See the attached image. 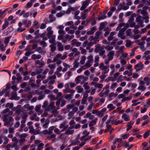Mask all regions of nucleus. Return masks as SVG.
<instances>
[{
    "mask_svg": "<svg viewBox=\"0 0 150 150\" xmlns=\"http://www.w3.org/2000/svg\"><path fill=\"white\" fill-rule=\"evenodd\" d=\"M12 111L9 112L8 113L5 114L3 117V121L4 122V126H7L10 124L11 122H12L10 126H12L13 125V122L14 121V119L12 117H9L8 119V117L9 116L10 114L12 115Z\"/></svg>",
    "mask_w": 150,
    "mask_h": 150,
    "instance_id": "1",
    "label": "nucleus"
},
{
    "mask_svg": "<svg viewBox=\"0 0 150 150\" xmlns=\"http://www.w3.org/2000/svg\"><path fill=\"white\" fill-rule=\"evenodd\" d=\"M69 35L68 34H66L65 36H64V35H61L58 36V39L61 40L63 42L65 43L69 39Z\"/></svg>",
    "mask_w": 150,
    "mask_h": 150,
    "instance_id": "2",
    "label": "nucleus"
},
{
    "mask_svg": "<svg viewBox=\"0 0 150 150\" xmlns=\"http://www.w3.org/2000/svg\"><path fill=\"white\" fill-rule=\"evenodd\" d=\"M91 2L90 0H86L82 2V6L80 8V10L83 11L86 8Z\"/></svg>",
    "mask_w": 150,
    "mask_h": 150,
    "instance_id": "3",
    "label": "nucleus"
},
{
    "mask_svg": "<svg viewBox=\"0 0 150 150\" xmlns=\"http://www.w3.org/2000/svg\"><path fill=\"white\" fill-rule=\"evenodd\" d=\"M134 69L137 72L139 71L144 68V65L142 62H140L134 66Z\"/></svg>",
    "mask_w": 150,
    "mask_h": 150,
    "instance_id": "4",
    "label": "nucleus"
},
{
    "mask_svg": "<svg viewBox=\"0 0 150 150\" xmlns=\"http://www.w3.org/2000/svg\"><path fill=\"white\" fill-rule=\"evenodd\" d=\"M93 45V42H88L87 40H86L84 42L83 45V47H86V49L88 50L90 49L92 46Z\"/></svg>",
    "mask_w": 150,
    "mask_h": 150,
    "instance_id": "5",
    "label": "nucleus"
},
{
    "mask_svg": "<svg viewBox=\"0 0 150 150\" xmlns=\"http://www.w3.org/2000/svg\"><path fill=\"white\" fill-rule=\"evenodd\" d=\"M106 110L107 109L105 108H103L100 111L98 110L97 116L99 117H102L105 113H106Z\"/></svg>",
    "mask_w": 150,
    "mask_h": 150,
    "instance_id": "6",
    "label": "nucleus"
},
{
    "mask_svg": "<svg viewBox=\"0 0 150 150\" xmlns=\"http://www.w3.org/2000/svg\"><path fill=\"white\" fill-rule=\"evenodd\" d=\"M55 106L54 105V103H50L49 105L47 107L45 110V111H50V110H52L55 108Z\"/></svg>",
    "mask_w": 150,
    "mask_h": 150,
    "instance_id": "7",
    "label": "nucleus"
},
{
    "mask_svg": "<svg viewBox=\"0 0 150 150\" xmlns=\"http://www.w3.org/2000/svg\"><path fill=\"white\" fill-rule=\"evenodd\" d=\"M22 15L24 18H27L29 17V12H25V10H23L21 11L19 14L20 16Z\"/></svg>",
    "mask_w": 150,
    "mask_h": 150,
    "instance_id": "8",
    "label": "nucleus"
},
{
    "mask_svg": "<svg viewBox=\"0 0 150 150\" xmlns=\"http://www.w3.org/2000/svg\"><path fill=\"white\" fill-rule=\"evenodd\" d=\"M69 126L66 125L64 123L61 124L59 126L60 129H62L61 130V132H63L65 131L68 128Z\"/></svg>",
    "mask_w": 150,
    "mask_h": 150,
    "instance_id": "9",
    "label": "nucleus"
},
{
    "mask_svg": "<svg viewBox=\"0 0 150 150\" xmlns=\"http://www.w3.org/2000/svg\"><path fill=\"white\" fill-rule=\"evenodd\" d=\"M96 30V27H93L90 30L87 32L86 34L88 35H93L94 34Z\"/></svg>",
    "mask_w": 150,
    "mask_h": 150,
    "instance_id": "10",
    "label": "nucleus"
},
{
    "mask_svg": "<svg viewBox=\"0 0 150 150\" xmlns=\"http://www.w3.org/2000/svg\"><path fill=\"white\" fill-rule=\"evenodd\" d=\"M35 80L33 77H31L29 81V84L32 87H35L36 84L35 83Z\"/></svg>",
    "mask_w": 150,
    "mask_h": 150,
    "instance_id": "11",
    "label": "nucleus"
},
{
    "mask_svg": "<svg viewBox=\"0 0 150 150\" xmlns=\"http://www.w3.org/2000/svg\"><path fill=\"white\" fill-rule=\"evenodd\" d=\"M122 118L126 122L129 121L130 118L129 116L127 115L126 113H123L122 116Z\"/></svg>",
    "mask_w": 150,
    "mask_h": 150,
    "instance_id": "12",
    "label": "nucleus"
},
{
    "mask_svg": "<svg viewBox=\"0 0 150 150\" xmlns=\"http://www.w3.org/2000/svg\"><path fill=\"white\" fill-rule=\"evenodd\" d=\"M57 47L58 50L60 51H62L64 50V46L62 45V43L60 42H57Z\"/></svg>",
    "mask_w": 150,
    "mask_h": 150,
    "instance_id": "13",
    "label": "nucleus"
},
{
    "mask_svg": "<svg viewBox=\"0 0 150 150\" xmlns=\"http://www.w3.org/2000/svg\"><path fill=\"white\" fill-rule=\"evenodd\" d=\"M43 21L45 22V24L42 23L40 26V28L42 29H45L46 27V24L48 23L47 18H45Z\"/></svg>",
    "mask_w": 150,
    "mask_h": 150,
    "instance_id": "14",
    "label": "nucleus"
},
{
    "mask_svg": "<svg viewBox=\"0 0 150 150\" xmlns=\"http://www.w3.org/2000/svg\"><path fill=\"white\" fill-rule=\"evenodd\" d=\"M114 51H111L108 54V56L109 60H112L113 58V56L114 55Z\"/></svg>",
    "mask_w": 150,
    "mask_h": 150,
    "instance_id": "15",
    "label": "nucleus"
},
{
    "mask_svg": "<svg viewBox=\"0 0 150 150\" xmlns=\"http://www.w3.org/2000/svg\"><path fill=\"white\" fill-rule=\"evenodd\" d=\"M98 120V118H95L92 120L89 124V127H92L95 125Z\"/></svg>",
    "mask_w": 150,
    "mask_h": 150,
    "instance_id": "16",
    "label": "nucleus"
},
{
    "mask_svg": "<svg viewBox=\"0 0 150 150\" xmlns=\"http://www.w3.org/2000/svg\"><path fill=\"white\" fill-rule=\"evenodd\" d=\"M98 48L99 49L98 51L99 55L100 56H103L105 53V51L103 50V48L100 47H98Z\"/></svg>",
    "mask_w": 150,
    "mask_h": 150,
    "instance_id": "17",
    "label": "nucleus"
},
{
    "mask_svg": "<svg viewBox=\"0 0 150 150\" xmlns=\"http://www.w3.org/2000/svg\"><path fill=\"white\" fill-rule=\"evenodd\" d=\"M50 20L48 22V23H52L53 22L56 20V18L53 16L52 14H50L49 16Z\"/></svg>",
    "mask_w": 150,
    "mask_h": 150,
    "instance_id": "18",
    "label": "nucleus"
},
{
    "mask_svg": "<svg viewBox=\"0 0 150 150\" xmlns=\"http://www.w3.org/2000/svg\"><path fill=\"white\" fill-rule=\"evenodd\" d=\"M66 130L65 132V134L67 135H69L72 134L74 132V130H71L70 129L68 128Z\"/></svg>",
    "mask_w": 150,
    "mask_h": 150,
    "instance_id": "19",
    "label": "nucleus"
},
{
    "mask_svg": "<svg viewBox=\"0 0 150 150\" xmlns=\"http://www.w3.org/2000/svg\"><path fill=\"white\" fill-rule=\"evenodd\" d=\"M5 23L2 26L1 30H4L6 29L9 25V22L7 21L6 19H4Z\"/></svg>",
    "mask_w": 150,
    "mask_h": 150,
    "instance_id": "20",
    "label": "nucleus"
},
{
    "mask_svg": "<svg viewBox=\"0 0 150 150\" xmlns=\"http://www.w3.org/2000/svg\"><path fill=\"white\" fill-rule=\"evenodd\" d=\"M41 57V56L40 54L36 55V54H33L31 56L32 59L35 60V59H39Z\"/></svg>",
    "mask_w": 150,
    "mask_h": 150,
    "instance_id": "21",
    "label": "nucleus"
},
{
    "mask_svg": "<svg viewBox=\"0 0 150 150\" xmlns=\"http://www.w3.org/2000/svg\"><path fill=\"white\" fill-rule=\"evenodd\" d=\"M107 108L109 109V111H110L115 109V106H114L113 104L110 103L107 105Z\"/></svg>",
    "mask_w": 150,
    "mask_h": 150,
    "instance_id": "22",
    "label": "nucleus"
},
{
    "mask_svg": "<svg viewBox=\"0 0 150 150\" xmlns=\"http://www.w3.org/2000/svg\"><path fill=\"white\" fill-rule=\"evenodd\" d=\"M102 36V33L100 31H98L96 33L95 37L97 38L100 39L101 38Z\"/></svg>",
    "mask_w": 150,
    "mask_h": 150,
    "instance_id": "23",
    "label": "nucleus"
},
{
    "mask_svg": "<svg viewBox=\"0 0 150 150\" xmlns=\"http://www.w3.org/2000/svg\"><path fill=\"white\" fill-rule=\"evenodd\" d=\"M36 0H30V1L28 2L26 6L28 8H30L32 6L33 3L36 1Z\"/></svg>",
    "mask_w": 150,
    "mask_h": 150,
    "instance_id": "24",
    "label": "nucleus"
},
{
    "mask_svg": "<svg viewBox=\"0 0 150 150\" xmlns=\"http://www.w3.org/2000/svg\"><path fill=\"white\" fill-rule=\"evenodd\" d=\"M56 35H53L51 36L50 40H49V42L50 43H55L54 42L55 41V38Z\"/></svg>",
    "mask_w": 150,
    "mask_h": 150,
    "instance_id": "25",
    "label": "nucleus"
},
{
    "mask_svg": "<svg viewBox=\"0 0 150 150\" xmlns=\"http://www.w3.org/2000/svg\"><path fill=\"white\" fill-rule=\"evenodd\" d=\"M150 133V129H149L146 132L143 134V137L144 139L146 138L149 135Z\"/></svg>",
    "mask_w": 150,
    "mask_h": 150,
    "instance_id": "26",
    "label": "nucleus"
},
{
    "mask_svg": "<svg viewBox=\"0 0 150 150\" xmlns=\"http://www.w3.org/2000/svg\"><path fill=\"white\" fill-rule=\"evenodd\" d=\"M56 43H52V44L51 45L50 47L51 48V51L53 52L55 51L56 49V47H55Z\"/></svg>",
    "mask_w": 150,
    "mask_h": 150,
    "instance_id": "27",
    "label": "nucleus"
},
{
    "mask_svg": "<svg viewBox=\"0 0 150 150\" xmlns=\"http://www.w3.org/2000/svg\"><path fill=\"white\" fill-rule=\"evenodd\" d=\"M44 144L43 143H41L37 145V149L38 150H42L43 149Z\"/></svg>",
    "mask_w": 150,
    "mask_h": 150,
    "instance_id": "28",
    "label": "nucleus"
},
{
    "mask_svg": "<svg viewBox=\"0 0 150 150\" xmlns=\"http://www.w3.org/2000/svg\"><path fill=\"white\" fill-rule=\"evenodd\" d=\"M76 90H77V92L79 93H81L83 91V89L81 88V86H77L76 88Z\"/></svg>",
    "mask_w": 150,
    "mask_h": 150,
    "instance_id": "29",
    "label": "nucleus"
},
{
    "mask_svg": "<svg viewBox=\"0 0 150 150\" xmlns=\"http://www.w3.org/2000/svg\"><path fill=\"white\" fill-rule=\"evenodd\" d=\"M76 10L74 7H71L68 8L67 11H66V13L68 14L70 13L72 11H74Z\"/></svg>",
    "mask_w": 150,
    "mask_h": 150,
    "instance_id": "30",
    "label": "nucleus"
},
{
    "mask_svg": "<svg viewBox=\"0 0 150 150\" xmlns=\"http://www.w3.org/2000/svg\"><path fill=\"white\" fill-rule=\"evenodd\" d=\"M39 43L43 47H45L47 46V44L46 42L44 41H40L39 42Z\"/></svg>",
    "mask_w": 150,
    "mask_h": 150,
    "instance_id": "31",
    "label": "nucleus"
},
{
    "mask_svg": "<svg viewBox=\"0 0 150 150\" xmlns=\"http://www.w3.org/2000/svg\"><path fill=\"white\" fill-rule=\"evenodd\" d=\"M73 95L72 94H67L65 96V98L67 99L70 100L72 98Z\"/></svg>",
    "mask_w": 150,
    "mask_h": 150,
    "instance_id": "32",
    "label": "nucleus"
},
{
    "mask_svg": "<svg viewBox=\"0 0 150 150\" xmlns=\"http://www.w3.org/2000/svg\"><path fill=\"white\" fill-rule=\"evenodd\" d=\"M65 13L64 11H63L62 12H60L57 13L56 14V16L58 17H59L62 16L63 15H64Z\"/></svg>",
    "mask_w": 150,
    "mask_h": 150,
    "instance_id": "33",
    "label": "nucleus"
},
{
    "mask_svg": "<svg viewBox=\"0 0 150 150\" xmlns=\"http://www.w3.org/2000/svg\"><path fill=\"white\" fill-rule=\"evenodd\" d=\"M121 137H122L123 139H126L128 138L129 136V134H122L121 135Z\"/></svg>",
    "mask_w": 150,
    "mask_h": 150,
    "instance_id": "34",
    "label": "nucleus"
},
{
    "mask_svg": "<svg viewBox=\"0 0 150 150\" xmlns=\"http://www.w3.org/2000/svg\"><path fill=\"white\" fill-rule=\"evenodd\" d=\"M103 86V84L101 83H96V84L95 85V88H101Z\"/></svg>",
    "mask_w": 150,
    "mask_h": 150,
    "instance_id": "35",
    "label": "nucleus"
},
{
    "mask_svg": "<svg viewBox=\"0 0 150 150\" xmlns=\"http://www.w3.org/2000/svg\"><path fill=\"white\" fill-rule=\"evenodd\" d=\"M54 126H51L48 129V134H51L52 133V131L54 129Z\"/></svg>",
    "mask_w": 150,
    "mask_h": 150,
    "instance_id": "36",
    "label": "nucleus"
},
{
    "mask_svg": "<svg viewBox=\"0 0 150 150\" xmlns=\"http://www.w3.org/2000/svg\"><path fill=\"white\" fill-rule=\"evenodd\" d=\"M96 18H93L91 19V24L92 25H94L96 23Z\"/></svg>",
    "mask_w": 150,
    "mask_h": 150,
    "instance_id": "37",
    "label": "nucleus"
},
{
    "mask_svg": "<svg viewBox=\"0 0 150 150\" xmlns=\"http://www.w3.org/2000/svg\"><path fill=\"white\" fill-rule=\"evenodd\" d=\"M81 78V76H78L75 79V80L76 83H79L80 82V79Z\"/></svg>",
    "mask_w": 150,
    "mask_h": 150,
    "instance_id": "38",
    "label": "nucleus"
},
{
    "mask_svg": "<svg viewBox=\"0 0 150 150\" xmlns=\"http://www.w3.org/2000/svg\"><path fill=\"white\" fill-rule=\"evenodd\" d=\"M3 139L5 140V141L4 142V144H6L8 143L9 140L6 137L3 136Z\"/></svg>",
    "mask_w": 150,
    "mask_h": 150,
    "instance_id": "39",
    "label": "nucleus"
},
{
    "mask_svg": "<svg viewBox=\"0 0 150 150\" xmlns=\"http://www.w3.org/2000/svg\"><path fill=\"white\" fill-rule=\"evenodd\" d=\"M81 17L82 20H84L86 19L87 18V14L86 13H81Z\"/></svg>",
    "mask_w": 150,
    "mask_h": 150,
    "instance_id": "40",
    "label": "nucleus"
},
{
    "mask_svg": "<svg viewBox=\"0 0 150 150\" xmlns=\"http://www.w3.org/2000/svg\"><path fill=\"white\" fill-rule=\"evenodd\" d=\"M48 67L51 69H54L56 67V64L55 63L54 64H50L48 65Z\"/></svg>",
    "mask_w": 150,
    "mask_h": 150,
    "instance_id": "41",
    "label": "nucleus"
},
{
    "mask_svg": "<svg viewBox=\"0 0 150 150\" xmlns=\"http://www.w3.org/2000/svg\"><path fill=\"white\" fill-rule=\"evenodd\" d=\"M13 106V104L12 103H6L5 107L6 108H12Z\"/></svg>",
    "mask_w": 150,
    "mask_h": 150,
    "instance_id": "42",
    "label": "nucleus"
},
{
    "mask_svg": "<svg viewBox=\"0 0 150 150\" xmlns=\"http://www.w3.org/2000/svg\"><path fill=\"white\" fill-rule=\"evenodd\" d=\"M56 137V135L55 134H51L50 136H48L47 138L49 140H51L52 139L55 138Z\"/></svg>",
    "mask_w": 150,
    "mask_h": 150,
    "instance_id": "43",
    "label": "nucleus"
},
{
    "mask_svg": "<svg viewBox=\"0 0 150 150\" xmlns=\"http://www.w3.org/2000/svg\"><path fill=\"white\" fill-rule=\"evenodd\" d=\"M88 61L89 62H92L93 61V57L92 56L90 55L88 57Z\"/></svg>",
    "mask_w": 150,
    "mask_h": 150,
    "instance_id": "44",
    "label": "nucleus"
},
{
    "mask_svg": "<svg viewBox=\"0 0 150 150\" xmlns=\"http://www.w3.org/2000/svg\"><path fill=\"white\" fill-rule=\"evenodd\" d=\"M91 7H92V6H91L88 7V8L87 9L85 8L84 10H83V13H88L89 12L91 11Z\"/></svg>",
    "mask_w": 150,
    "mask_h": 150,
    "instance_id": "45",
    "label": "nucleus"
},
{
    "mask_svg": "<svg viewBox=\"0 0 150 150\" xmlns=\"http://www.w3.org/2000/svg\"><path fill=\"white\" fill-rule=\"evenodd\" d=\"M122 140V138H116L113 142L114 144H115L117 142H121Z\"/></svg>",
    "mask_w": 150,
    "mask_h": 150,
    "instance_id": "46",
    "label": "nucleus"
},
{
    "mask_svg": "<svg viewBox=\"0 0 150 150\" xmlns=\"http://www.w3.org/2000/svg\"><path fill=\"white\" fill-rule=\"evenodd\" d=\"M74 114V113L73 112V111H71L69 112L68 113V116L69 117H68V119H70L73 116Z\"/></svg>",
    "mask_w": 150,
    "mask_h": 150,
    "instance_id": "47",
    "label": "nucleus"
},
{
    "mask_svg": "<svg viewBox=\"0 0 150 150\" xmlns=\"http://www.w3.org/2000/svg\"><path fill=\"white\" fill-rule=\"evenodd\" d=\"M53 32V31H48L47 34L48 38H50L51 36L52 35Z\"/></svg>",
    "mask_w": 150,
    "mask_h": 150,
    "instance_id": "48",
    "label": "nucleus"
},
{
    "mask_svg": "<svg viewBox=\"0 0 150 150\" xmlns=\"http://www.w3.org/2000/svg\"><path fill=\"white\" fill-rule=\"evenodd\" d=\"M138 90H141L142 91H143L146 89V88L143 85H141L138 87Z\"/></svg>",
    "mask_w": 150,
    "mask_h": 150,
    "instance_id": "49",
    "label": "nucleus"
},
{
    "mask_svg": "<svg viewBox=\"0 0 150 150\" xmlns=\"http://www.w3.org/2000/svg\"><path fill=\"white\" fill-rule=\"evenodd\" d=\"M69 111V110H68V109L66 108H64L61 110V112L62 113H66Z\"/></svg>",
    "mask_w": 150,
    "mask_h": 150,
    "instance_id": "50",
    "label": "nucleus"
},
{
    "mask_svg": "<svg viewBox=\"0 0 150 150\" xmlns=\"http://www.w3.org/2000/svg\"><path fill=\"white\" fill-rule=\"evenodd\" d=\"M88 83L87 82L85 83L83 85V87H84L85 90H88L89 89L90 87L89 86H88Z\"/></svg>",
    "mask_w": 150,
    "mask_h": 150,
    "instance_id": "51",
    "label": "nucleus"
},
{
    "mask_svg": "<svg viewBox=\"0 0 150 150\" xmlns=\"http://www.w3.org/2000/svg\"><path fill=\"white\" fill-rule=\"evenodd\" d=\"M35 51L38 52L39 53H41L42 52V48L41 47H37Z\"/></svg>",
    "mask_w": 150,
    "mask_h": 150,
    "instance_id": "52",
    "label": "nucleus"
},
{
    "mask_svg": "<svg viewBox=\"0 0 150 150\" xmlns=\"http://www.w3.org/2000/svg\"><path fill=\"white\" fill-rule=\"evenodd\" d=\"M11 38V36H9L6 38L4 41V43L5 44L8 43L9 42L10 38Z\"/></svg>",
    "mask_w": 150,
    "mask_h": 150,
    "instance_id": "53",
    "label": "nucleus"
},
{
    "mask_svg": "<svg viewBox=\"0 0 150 150\" xmlns=\"http://www.w3.org/2000/svg\"><path fill=\"white\" fill-rule=\"evenodd\" d=\"M43 71L42 69H37L36 70V74H41Z\"/></svg>",
    "mask_w": 150,
    "mask_h": 150,
    "instance_id": "54",
    "label": "nucleus"
},
{
    "mask_svg": "<svg viewBox=\"0 0 150 150\" xmlns=\"http://www.w3.org/2000/svg\"><path fill=\"white\" fill-rule=\"evenodd\" d=\"M114 116H112L110 117V118L108 119L106 122V124H109V123L111 122L112 119H113L114 118Z\"/></svg>",
    "mask_w": 150,
    "mask_h": 150,
    "instance_id": "55",
    "label": "nucleus"
},
{
    "mask_svg": "<svg viewBox=\"0 0 150 150\" xmlns=\"http://www.w3.org/2000/svg\"><path fill=\"white\" fill-rule=\"evenodd\" d=\"M105 49L108 51H110L112 50L113 47L112 46H107L105 47Z\"/></svg>",
    "mask_w": 150,
    "mask_h": 150,
    "instance_id": "56",
    "label": "nucleus"
},
{
    "mask_svg": "<svg viewBox=\"0 0 150 150\" xmlns=\"http://www.w3.org/2000/svg\"><path fill=\"white\" fill-rule=\"evenodd\" d=\"M99 38H97L95 37V38H94V40H93V44H97L99 41L98 40Z\"/></svg>",
    "mask_w": 150,
    "mask_h": 150,
    "instance_id": "57",
    "label": "nucleus"
},
{
    "mask_svg": "<svg viewBox=\"0 0 150 150\" xmlns=\"http://www.w3.org/2000/svg\"><path fill=\"white\" fill-rule=\"evenodd\" d=\"M91 63L87 61L84 66L86 67L87 68L91 66Z\"/></svg>",
    "mask_w": 150,
    "mask_h": 150,
    "instance_id": "58",
    "label": "nucleus"
},
{
    "mask_svg": "<svg viewBox=\"0 0 150 150\" xmlns=\"http://www.w3.org/2000/svg\"><path fill=\"white\" fill-rule=\"evenodd\" d=\"M147 104L144 105V106L145 107L147 106V108L150 106V99H148L146 102Z\"/></svg>",
    "mask_w": 150,
    "mask_h": 150,
    "instance_id": "59",
    "label": "nucleus"
},
{
    "mask_svg": "<svg viewBox=\"0 0 150 150\" xmlns=\"http://www.w3.org/2000/svg\"><path fill=\"white\" fill-rule=\"evenodd\" d=\"M48 101H45L43 103V104L42 106V107L45 108H46L48 106Z\"/></svg>",
    "mask_w": 150,
    "mask_h": 150,
    "instance_id": "60",
    "label": "nucleus"
},
{
    "mask_svg": "<svg viewBox=\"0 0 150 150\" xmlns=\"http://www.w3.org/2000/svg\"><path fill=\"white\" fill-rule=\"evenodd\" d=\"M41 142V141L40 140H35L34 142V144H35L34 145H35L36 146H37V145H38V144H39Z\"/></svg>",
    "mask_w": 150,
    "mask_h": 150,
    "instance_id": "61",
    "label": "nucleus"
},
{
    "mask_svg": "<svg viewBox=\"0 0 150 150\" xmlns=\"http://www.w3.org/2000/svg\"><path fill=\"white\" fill-rule=\"evenodd\" d=\"M54 132L57 134H59L61 132V130L60 131L58 128H56L54 130Z\"/></svg>",
    "mask_w": 150,
    "mask_h": 150,
    "instance_id": "62",
    "label": "nucleus"
},
{
    "mask_svg": "<svg viewBox=\"0 0 150 150\" xmlns=\"http://www.w3.org/2000/svg\"><path fill=\"white\" fill-rule=\"evenodd\" d=\"M61 104H60V106L61 107L64 106L66 104V101L64 99H63L61 100Z\"/></svg>",
    "mask_w": 150,
    "mask_h": 150,
    "instance_id": "63",
    "label": "nucleus"
},
{
    "mask_svg": "<svg viewBox=\"0 0 150 150\" xmlns=\"http://www.w3.org/2000/svg\"><path fill=\"white\" fill-rule=\"evenodd\" d=\"M120 63L122 65H124L127 64V62L125 60L122 59L120 60Z\"/></svg>",
    "mask_w": 150,
    "mask_h": 150,
    "instance_id": "64",
    "label": "nucleus"
}]
</instances>
